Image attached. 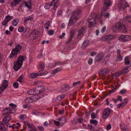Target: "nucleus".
Returning a JSON list of instances; mask_svg holds the SVG:
<instances>
[{"label":"nucleus","mask_w":131,"mask_h":131,"mask_svg":"<svg viewBox=\"0 0 131 131\" xmlns=\"http://www.w3.org/2000/svg\"><path fill=\"white\" fill-rule=\"evenodd\" d=\"M112 3L110 0H105L104 1V5L103 8L102 9L101 14L100 16V18L98 19L101 20L102 19V18L107 17L109 16V14L108 13H106V10H107L108 7L110 6Z\"/></svg>","instance_id":"obj_1"},{"label":"nucleus","mask_w":131,"mask_h":131,"mask_svg":"<svg viewBox=\"0 0 131 131\" xmlns=\"http://www.w3.org/2000/svg\"><path fill=\"white\" fill-rule=\"evenodd\" d=\"M82 13L81 10L80 9H78L70 17L69 22L68 24V26H70L74 24L79 18L78 15Z\"/></svg>","instance_id":"obj_2"},{"label":"nucleus","mask_w":131,"mask_h":131,"mask_svg":"<svg viewBox=\"0 0 131 131\" xmlns=\"http://www.w3.org/2000/svg\"><path fill=\"white\" fill-rule=\"evenodd\" d=\"M112 28L113 30L115 32L118 31L121 32L126 33L127 31L125 26L120 22L116 23L115 26L113 27Z\"/></svg>","instance_id":"obj_3"},{"label":"nucleus","mask_w":131,"mask_h":131,"mask_svg":"<svg viewBox=\"0 0 131 131\" xmlns=\"http://www.w3.org/2000/svg\"><path fill=\"white\" fill-rule=\"evenodd\" d=\"M45 90L44 88L41 86H38L37 89L34 88L33 89H31L28 91L27 92V93L29 95H34V93H36L37 92H39V93L38 94H41Z\"/></svg>","instance_id":"obj_4"},{"label":"nucleus","mask_w":131,"mask_h":131,"mask_svg":"<svg viewBox=\"0 0 131 131\" xmlns=\"http://www.w3.org/2000/svg\"><path fill=\"white\" fill-rule=\"evenodd\" d=\"M25 58H18L17 60L14 62L13 68L15 70L17 71L21 68Z\"/></svg>","instance_id":"obj_5"},{"label":"nucleus","mask_w":131,"mask_h":131,"mask_svg":"<svg viewBox=\"0 0 131 131\" xmlns=\"http://www.w3.org/2000/svg\"><path fill=\"white\" fill-rule=\"evenodd\" d=\"M97 15L94 14H90L88 19L87 20L89 23V27H91L95 24L96 18H97Z\"/></svg>","instance_id":"obj_6"},{"label":"nucleus","mask_w":131,"mask_h":131,"mask_svg":"<svg viewBox=\"0 0 131 131\" xmlns=\"http://www.w3.org/2000/svg\"><path fill=\"white\" fill-rule=\"evenodd\" d=\"M11 118V116L8 115L4 117L2 123L0 122V129L2 131H5V128L4 126V124H7L10 121Z\"/></svg>","instance_id":"obj_7"},{"label":"nucleus","mask_w":131,"mask_h":131,"mask_svg":"<svg viewBox=\"0 0 131 131\" xmlns=\"http://www.w3.org/2000/svg\"><path fill=\"white\" fill-rule=\"evenodd\" d=\"M58 1L59 0H52L50 4H46L44 7L46 9H48L49 8L50 6H52L53 5L54 7L53 9L54 10H55L56 8L58 7L59 4Z\"/></svg>","instance_id":"obj_8"},{"label":"nucleus","mask_w":131,"mask_h":131,"mask_svg":"<svg viewBox=\"0 0 131 131\" xmlns=\"http://www.w3.org/2000/svg\"><path fill=\"white\" fill-rule=\"evenodd\" d=\"M21 49V47L19 45L16 46L15 48L13 49L10 55V57H16L17 55L19 53Z\"/></svg>","instance_id":"obj_9"},{"label":"nucleus","mask_w":131,"mask_h":131,"mask_svg":"<svg viewBox=\"0 0 131 131\" xmlns=\"http://www.w3.org/2000/svg\"><path fill=\"white\" fill-rule=\"evenodd\" d=\"M118 5V8L121 10H124L127 7H129V5L125 0H121Z\"/></svg>","instance_id":"obj_10"},{"label":"nucleus","mask_w":131,"mask_h":131,"mask_svg":"<svg viewBox=\"0 0 131 131\" xmlns=\"http://www.w3.org/2000/svg\"><path fill=\"white\" fill-rule=\"evenodd\" d=\"M119 40L122 42H125L131 40V36L128 35H122L119 37Z\"/></svg>","instance_id":"obj_11"},{"label":"nucleus","mask_w":131,"mask_h":131,"mask_svg":"<svg viewBox=\"0 0 131 131\" xmlns=\"http://www.w3.org/2000/svg\"><path fill=\"white\" fill-rule=\"evenodd\" d=\"M110 109L107 108L105 109L103 112L102 115L103 118L104 119H106L110 113Z\"/></svg>","instance_id":"obj_12"},{"label":"nucleus","mask_w":131,"mask_h":131,"mask_svg":"<svg viewBox=\"0 0 131 131\" xmlns=\"http://www.w3.org/2000/svg\"><path fill=\"white\" fill-rule=\"evenodd\" d=\"M9 105L12 107L9 108V112L10 113H14L15 112V109L16 108L17 106L16 105H15L13 103H10L9 104Z\"/></svg>","instance_id":"obj_13"},{"label":"nucleus","mask_w":131,"mask_h":131,"mask_svg":"<svg viewBox=\"0 0 131 131\" xmlns=\"http://www.w3.org/2000/svg\"><path fill=\"white\" fill-rule=\"evenodd\" d=\"M41 71H39L37 73H32L30 74L29 77L31 78H35L39 75H41L43 74V73H40Z\"/></svg>","instance_id":"obj_14"},{"label":"nucleus","mask_w":131,"mask_h":131,"mask_svg":"<svg viewBox=\"0 0 131 131\" xmlns=\"http://www.w3.org/2000/svg\"><path fill=\"white\" fill-rule=\"evenodd\" d=\"M21 1V0H13L10 4L11 6L12 7H14L19 4V2Z\"/></svg>","instance_id":"obj_15"},{"label":"nucleus","mask_w":131,"mask_h":131,"mask_svg":"<svg viewBox=\"0 0 131 131\" xmlns=\"http://www.w3.org/2000/svg\"><path fill=\"white\" fill-rule=\"evenodd\" d=\"M109 71V70L108 69L104 68L99 73V74L100 75H105L108 73Z\"/></svg>","instance_id":"obj_16"},{"label":"nucleus","mask_w":131,"mask_h":131,"mask_svg":"<svg viewBox=\"0 0 131 131\" xmlns=\"http://www.w3.org/2000/svg\"><path fill=\"white\" fill-rule=\"evenodd\" d=\"M36 93V94L35 95L31 96V97H32V98L34 101H36L37 100L40 98L41 96V97L42 96H40L38 95V93H37V92Z\"/></svg>","instance_id":"obj_17"},{"label":"nucleus","mask_w":131,"mask_h":131,"mask_svg":"<svg viewBox=\"0 0 131 131\" xmlns=\"http://www.w3.org/2000/svg\"><path fill=\"white\" fill-rule=\"evenodd\" d=\"M104 38L105 39V40L106 41H109L113 39L114 38L113 36L111 35H109L108 36H106L104 37Z\"/></svg>","instance_id":"obj_18"},{"label":"nucleus","mask_w":131,"mask_h":131,"mask_svg":"<svg viewBox=\"0 0 131 131\" xmlns=\"http://www.w3.org/2000/svg\"><path fill=\"white\" fill-rule=\"evenodd\" d=\"M24 22L25 23H26L28 20H31L33 19V17L31 16H30L25 17H24Z\"/></svg>","instance_id":"obj_19"},{"label":"nucleus","mask_w":131,"mask_h":131,"mask_svg":"<svg viewBox=\"0 0 131 131\" xmlns=\"http://www.w3.org/2000/svg\"><path fill=\"white\" fill-rule=\"evenodd\" d=\"M62 70V68L61 67L57 68L53 71L52 72V74H56L60 71Z\"/></svg>","instance_id":"obj_20"},{"label":"nucleus","mask_w":131,"mask_h":131,"mask_svg":"<svg viewBox=\"0 0 131 131\" xmlns=\"http://www.w3.org/2000/svg\"><path fill=\"white\" fill-rule=\"evenodd\" d=\"M33 100L31 96V97H29L26 99L25 100V102L26 103H31L33 102Z\"/></svg>","instance_id":"obj_21"},{"label":"nucleus","mask_w":131,"mask_h":131,"mask_svg":"<svg viewBox=\"0 0 131 131\" xmlns=\"http://www.w3.org/2000/svg\"><path fill=\"white\" fill-rule=\"evenodd\" d=\"M1 86L5 88L6 87V88L8 86V81L6 80H4L1 84Z\"/></svg>","instance_id":"obj_22"},{"label":"nucleus","mask_w":131,"mask_h":131,"mask_svg":"<svg viewBox=\"0 0 131 131\" xmlns=\"http://www.w3.org/2000/svg\"><path fill=\"white\" fill-rule=\"evenodd\" d=\"M89 41L88 40H85L82 46V47L83 48H86L89 44Z\"/></svg>","instance_id":"obj_23"},{"label":"nucleus","mask_w":131,"mask_h":131,"mask_svg":"<svg viewBox=\"0 0 131 131\" xmlns=\"http://www.w3.org/2000/svg\"><path fill=\"white\" fill-rule=\"evenodd\" d=\"M31 4V3L29 2L26 1H25L24 2V5H25L26 7L28 8L29 9H31L30 6Z\"/></svg>","instance_id":"obj_24"},{"label":"nucleus","mask_w":131,"mask_h":131,"mask_svg":"<svg viewBox=\"0 0 131 131\" xmlns=\"http://www.w3.org/2000/svg\"><path fill=\"white\" fill-rule=\"evenodd\" d=\"M90 123L92 124H94L96 126L98 122L96 120L91 119L90 121Z\"/></svg>","instance_id":"obj_25"},{"label":"nucleus","mask_w":131,"mask_h":131,"mask_svg":"<svg viewBox=\"0 0 131 131\" xmlns=\"http://www.w3.org/2000/svg\"><path fill=\"white\" fill-rule=\"evenodd\" d=\"M9 108L8 107L2 111L3 114H9Z\"/></svg>","instance_id":"obj_26"},{"label":"nucleus","mask_w":131,"mask_h":131,"mask_svg":"<svg viewBox=\"0 0 131 131\" xmlns=\"http://www.w3.org/2000/svg\"><path fill=\"white\" fill-rule=\"evenodd\" d=\"M27 125L29 131H31V130L33 129H34V127L33 126L30 125L28 123L27 124Z\"/></svg>","instance_id":"obj_27"},{"label":"nucleus","mask_w":131,"mask_h":131,"mask_svg":"<svg viewBox=\"0 0 131 131\" xmlns=\"http://www.w3.org/2000/svg\"><path fill=\"white\" fill-rule=\"evenodd\" d=\"M125 19L128 22H131V15H127L125 17Z\"/></svg>","instance_id":"obj_28"},{"label":"nucleus","mask_w":131,"mask_h":131,"mask_svg":"<svg viewBox=\"0 0 131 131\" xmlns=\"http://www.w3.org/2000/svg\"><path fill=\"white\" fill-rule=\"evenodd\" d=\"M58 120L59 121H62L64 122V123H66V119L64 117H62L59 118Z\"/></svg>","instance_id":"obj_29"},{"label":"nucleus","mask_w":131,"mask_h":131,"mask_svg":"<svg viewBox=\"0 0 131 131\" xmlns=\"http://www.w3.org/2000/svg\"><path fill=\"white\" fill-rule=\"evenodd\" d=\"M65 95H59L57 97V99L59 101H61L64 98Z\"/></svg>","instance_id":"obj_30"},{"label":"nucleus","mask_w":131,"mask_h":131,"mask_svg":"<svg viewBox=\"0 0 131 131\" xmlns=\"http://www.w3.org/2000/svg\"><path fill=\"white\" fill-rule=\"evenodd\" d=\"M12 16H10V15H8L6 16L5 20L8 22L12 19Z\"/></svg>","instance_id":"obj_31"},{"label":"nucleus","mask_w":131,"mask_h":131,"mask_svg":"<svg viewBox=\"0 0 131 131\" xmlns=\"http://www.w3.org/2000/svg\"><path fill=\"white\" fill-rule=\"evenodd\" d=\"M84 27H82L79 30V34L77 35L78 36L81 35L83 34V32L84 31Z\"/></svg>","instance_id":"obj_32"},{"label":"nucleus","mask_w":131,"mask_h":131,"mask_svg":"<svg viewBox=\"0 0 131 131\" xmlns=\"http://www.w3.org/2000/svg\"><path fill=\"white\" fill-rule=\"evenodd\" d=\"M129 67L127 66L126 67V68L124 69L122 71V73H124V74H126L127 73L128 71V68Z\"/></svg>","instance_id":"obj_33"},{"label":"nucleus","mask_w":131,"mask_h":131,"mask_svg":"<svg viewBox=\"0 0 131 131\" xmlns=\"http://www.w3.org/2000/svg\"><path fill=\"white\" fill-rule=\"evenodd\" d=\"M125 65H128L129 64L130 62L128 58H125Z\"/></svg>","instance_id":"obj_34"},{"label":"nucleus","mask_w":131,"mask_h":131,"mask_svg":"<svg viewBox=\"0 0 131 131\" xmlns=\"http://www.w3.org/2000/svg\"><path fill=\"white\" fill-rule=\"evenodd\" d=\"M54 64L55 66L57 65L60 66L63 65V62H61L59 61H57L55 62H54Z\"/></svg>","instance_id":"obj_35"},{"label":"nucleus","mask_w":131,"mask_h":131,"mask_svg":"<svg viewBox=\"0 0 131 131\" xmlns=\"http://www.w3.org/2000/svg\"><path fill=\"white\" fill-rule=\"evenodd\" d=\"M24 28L23 27H20L18 29V31L19 32H22L24 31Z\"/></svg>","instance_id":"obj_36"},{"label":"nucleus","mask_w":131,"mask_h":131,"mask_svg":"<svg viewBox=\"0 0 131 131\" xmlns=\"http://www.w3.org/2000/svg\"><path fill=\"white\" fill-rule=\"evenodd\" d=\"M74 29H73L71 30L70 31V36L71 37H73V35L74 33Z\"/></svg>","instance_id":"obj_37"},{"label":"nucleus","mask_w":131,"mask_h":131,"mask_svg":"<svg viewBox=\"0 0 131 131\" xmlns=\"http://www.w3.org/2000/svg\"><path fill=\"white\" fill-rule=\"evenodd\" d=\"M41 68V70L40 72H41V71L43 70H44L45 69V66L44 64L42 63H41L40 64L39 66Z\"/></svg>","instance_id":"obj_38"},{"label":"nucleus","mask_w":131,"mask_h":131,"mask_svg":"<svg viewBox=\"0 0 131 131\" xmlns=\"http://www.w3.org/2000/svg\"><path fill=\"white\" fill-rule=\"evenodd\" d=\"M51 124V122L50 121H49V123L47 122V121H46L43 124L44 126L45 127L46 126V127H48V126L50 125Z\"/></svg>","instance_id":"obj_39"},{"label":"nucleus","mask_w":131,"mask_h":131,"mask_svg":"<svg viewBox=\"0 0 131 131\" xmlns=\"http://www.w3.org/2000/svg\"><path fill=\"white\" fill-rule=\"evenodd\" d=\"M6 89V87L5 88L4 87L1 86L0 88V94H1L2 92H3L4 90Z\"/></svg>","instance_id":"obj_40"},{"label":"nucleus","mask_w":131,"mask_h":131,"mask_svg":"<svg viewBox=\"0 0 131 131\" xmlns=\"http://www.w3.org/2000/svg\"><path fill=\"white\" fill-rule=\"evenodd\" d=\"M18 24L16 20L14 19L12 21V24L13 26H16Z\"/></svg>","instance_id":"obj_41"},{"label":"nucleus","mask_w":131,"mask_h":131,"mask_svg":"<svg viewBox=\"0 0 131 131\" xmlns=\"http://www.w3.org/2000/svg\"><path fill=\"white\" fill-rule=\"evenodd\" d=\"M54 33V31L52 30H50L48 32V34L50 35H52Z\"/></svg>","instance_id":"obj_42"},{"label":"nucleus","mask_w":131,"mask_h":131,"mask_svg":"<svg viewBox=\"0 0 131 131\" xmlns=\"http://www.w3.org/2000/svg\"><path fill=\"white\" fill-rule=\"evenodd\" d=\"M19 84L17 82H15L13 84V86L16 89L18 88V87Z\"/></svg>","instance_id":"obj_43"},{"label":"nucleus","mask_w":131,"mask_h":131,"mask_svg":"<svg viewBox=\"0 0 131 131\" xmlns=\"http://www.w3.org/2000/svg\"><path fill=\"white\" fill-rule=\"evenodd\" d=\"M122 102L121 103L118 104L117 105V107L119 108L121 107H123L125 105H124V104Z\"/></svg>","instance_id":"obj_44"},{"label":"nucleus","mask_w":131,"mask_h":131,"mask_svg":"<svg viewBox=\"0 0 131 131\" xmlns=\"http://www.w3.org/2000/svg\"><path fill=\"white\" fill-rule=\"evenodd\" d=\"M23 77L22 75L20 76L18 78L17 81H19L20 83L21 82L22 79H23Z\"/></svg>","instance_id":"obj_45"},{"label":"nucleus","mask_w":131,"mask_h":131,"mask_svg":"<svg viewBox=\"0 0 131 131\" xmlns=\"http://www.w3.org/2000/svg\"><path fill=\"white\" fill-rule=\"evenodd\" d=\"M104 56V54L103 53H101L97 54V57H103Z\"/></svg>","instance_id":"obj_46"},{"label":"nucleus","mask_w":131,"mask_h":131,"mask_svg":"<svg viewBox=\"0 0 131 131\" xmlns=\"http://www.w3.org/2000/svg\"><path fill=\"white\" fill-rule=\"evenodd\" d=\"M88 128L91 130H94V128L92 126V125H88Z\"/></svg>","instance_id":"obj_47"},{"label":"nucleus","mask_w":131,"mask_h":131,"mask_svg":"<svg viewBox=\"0 0 131 131\" xmlns=\"http://www.w3.org/2000/svg\"><path fill=\"white\" fill-rule=\"evenodd\" d=\"M68 86L67 85H63L62 86V89L65 91H66L68 88Z\"/></svg>","instance_id":"obj_48"},{"label":"nucleus","mask_w":131,"mask_h":131,"mask_svg":"<svg viewBox=\"0 0 131 131\" xmlns=\"http://www.w3.org/2000/svg\"><path fill=\"white\" fill-rule=\"evenodd\" d=\"M62 10H59L57 14L58 16H61L62 14Z\"/></svg>","instance_id":"obj_49"},{"label":"nucleus","mask_w":131,"mask_h":131,"mask_svg":"<svg viewBox=\"0 0 131 131\" xmlns=\"http://www.w3.org/2000/svg\"><path fill=\"white\" fill-rule=\"evenodd\" d=\"M38 128L39 130L41 131H43L44 130V128L43 126H38Z\"/></svg>","instance_id":"obj_50"},{"label":"nucleus","mask_w":131,"mask_h":131,"mask_svg":"<svg viewBox=\"0 0 131 131\" xmlns=\"http://www.w3.org/2000/svg\"><path fill=\"white\" fill-rule=\"evenodd\" d=\"M128 100L127 98H125L123 100V104L125 105L127 104V102H128Z\"/></svg>","instance_id":"obj_51"},{"label":"nucleus","mask_w":131,"mask_h":131,"mask_svg":"<svg viewBox=\"0 0 131 131\" xmlns=\"http://www.w3.org/2000/svg\"><path fill=\"white\" fill-rule=\"evenodd\" d=\"M96 115H95L94 113H92L91 115V118L92 119H94L96 117Z\"/></svg>","instance_id":"obj_52"},{"label":"nucleus","mask_w":131,"mask_h":131,"mask_svg":"<svg viewBox=\"0 0 131 131\" xmlns=\"http://www.w3.org/2000/svg\"><path fill=\"white\" fill-rule=\"evenodd\" d=\"M116 87H115V88H114L112 90H111L108 93L107 95H110L111 93L114 92L116 90Z\"/></svg>","instance_id":"obj_53"},{"label":"nucleus","mask_w":131,"mask_h":131,"mask_svg":"<svg viewBox=\"0 0 131 131\" xmlns=\"http://www.w3.org/2000/svg\"><path fill=\"white\" fill-rule=\"evenodd\" d=\"M97 53L95 52L92 51L90 53L91 56L92 57L94 56V55H96Z\"/></svg>","instance_id":"obj_54"},{"label":"nucleus","mask_w":131,"mask_h":131,"mask_svg":"<svg viewBox=\"0 0 131 131\" xmlns=\"http://www.w3.org/2000/svg\"><path fill=\"white\" fill-rule=\"evenodd\" d=\"M111 125L110 124H108L106 127V129L107 130H109L111 129Z\"/></svg>","instance_id":"obj_55"},{"label":"nucleus","mask_w":131,"mask_h":131,"mask_svg":"<svg viewBox=\"0 0 131 131\" xmlns=\"http://www.w3.org/2000/svg\"><path fill=\"white\" fill-rule=\"evenodd\" d=\"M81 82V81H77L76 82H74L73 83V85L74 86H75V85H77L78 84H79Z\"/></svg>","instance_id":"obj_56"},{"label":"nucleus","mask_w":131,"mask_h":131,"mask_svg":"<svg viewBox=\"0 0 131 131\" xmlns=\"http://www.w3.org/2000/svg\"><path fill=\"white\" fill-rule=\"evenodd\" d=\"M54 124L56 126H58L60 125V122L58 121H54Z\"/></svg>","instance_id":"obj_57"},{"label":"nucleus","mask_w":131,"mask_h":131,"mask_svg":"<svg viewBox=\"0 0 131 131\" xmlns=\"http://www.w3.org/2000/svg\"><path fill=\"white\" fill-rule=\"evenodd\" d=\"M118 55V57H121L120 54L121 53V50L119 49L117 51Z\"/></svg>","instance_id":"obj_58"},{"label":"nucleus","mask_w":131,"mask_h":131,"mask_svg":"<svg viewBox=\"0 0 131 131\" xmlns=\"http://www.w3.org/2000/svg\"><path fill=\"white\" fill-rule=\"evenodd\" d=\"M8 23V22L6 21L5 20H4V21L2 22V25L6 26V24Z\"/></svg>","instance_id":"obj_59"},{"label":"nucleus","mask_w":131,"mask_h":131,"mask_svg":"<svg viewBox=\"0 0 131 131\" xmlns=\"http://www.w3.org/2000/svg\"><path fill=\"white\" fill-rule=\"evenodd\" d=\"M66 34L64 33H63L62 35H60L59 38H60L62 39L63 38L64 36Z\"/></svg>","instance_id":"obj_60"},{"label":"nucleus","mask_w":131,"mask_h":131,"mask_svg":"<svg viewBox=\"0 0 131 131\" xmlns=\"http://www.w3.org/2000/svg\"><path fill=\"white\" fill-rule=\"evenodd\" d=\"M93 61V59H90L88 61V64L89 65L91 64L92 63Z\"/></svg>","instance_id":"obj_61"},{"label":"nucleus","mask_w":131,"mask_h":131,"mask_svg":"<svg viewBox=\"0 0 131 131\" xmlns=\"http://www.w3.org/2000/svg\"><path fill=\"white\" fill-rule=\"evenodd\" d=\"M121 73H122L120 72L116 73L115 74V76L116 77H118L119 75L121 74Z\"/></svg>","instance_id":"obj_62"},{"label":"nucleus","mask_w":131,"mask_h":131,"mask_svg":"<svg viewBox=\"0 0 131 131\" xmlns=\"http://www.w3.org/2000/svg\"><path fill=\"white\" fill-rule=\"evenodd\" d=\"M126 90L125 89L122 90H121L120 91V92L122 94H124L126 93Z\"/></svg>","instance_id":"obj_63"},{"label":"nucleus","mask_w":131,"mask_h":131,"mask_svg":"<svg viewBox=\"0 0 131 131\" xmlns=\"http://www.w3.org/2000/svg\"><path fill=\"white\" fill-rule=\"evenodd\" d=\"M106 29V27L105 26H104L102 29L101 31L102 33H103Z\"/></svg>","instance_id":"obj_64"}]
</instances>
